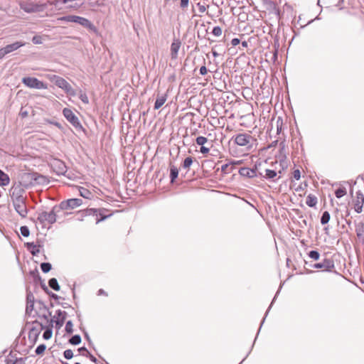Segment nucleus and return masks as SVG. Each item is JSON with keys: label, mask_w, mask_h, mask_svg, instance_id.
Listing matches in <instances>:
<instances>
[{"label": "nucleus", "mask_w": 364, "mask_h": 364, "mask_svg": "<svg viewBox=\"0 0 364 364\" xmlns=\"http://www.w3.org/2000/svg\"><path fill=\"white\" fill-rule=\"evenodd\" d=\"M14 206L16 212L22 217L25 218L27 215L28 210L26 205V198L23 196L13 198Z\"/></svg>", "instance_id": "1"}, {"label": "nucleus", "mask_w": 364, "mask_h": 364, "mask_svg": "<svg viewBox=\"0 0 364 364\" xmlns=\"http://www.w3.org/2000/svg\"><path fill=\"white\" fill-rule=\"evenodd\" d=\"M58 20L61 21L76 23L85 28H91L92 26L91 22L87 18L74 15L63 16L59 18Z\"/></svg>", "instance_id": "2"}, {"label": "nucleus", "mask_w": 364, "mask_h": 364, "mask_svg": "<svg viewBox=\"0 0 364 364\" xmlns=\"http://www.w3.org/2000/svg\"><path fill=\"white\" fill-rule=\"evenodd\" d=\"M364 205V194L361 191H357L353 196L351 206L357 213L363 212Z\"/></svg>", "instance_id": "3"}, {"label": "nucleus", "mask_w": 364, "mask_h": 364, "mask_svg": "<svg viewBox=\"0 0 364 364\" xmlns=\"http://www.w3.org/2000/svg\"><path fill=\"white\" fill-rule=\"evenodd\" d=\"M252 141V136L247 134H240L235 138V144L240 146H245L247 149L251 148Z\"/></svg>", "instance_id": "4"}, {"label": "nucleus", "mask_w": 364, "mask_h": 364, "mask_svg": "<svg viewBox=\"0 0 364 364\" xmlns=\"http://www.w3.org/2000/svg\"><path fill=\"white\" fill-rule=\"evenodd\" d=\"M23 83L27 85L30 88H36V89H46L47 87L44 86L43 82L39 81L38 79L35 77H24L23 79Z\"/></svg>", "instance_id": "5"}, {"label": "nucleus", "mask_w": 364, "mask_h": 364, "mask_svg": "<svg viewBox=\"0 0 364 364\" xmlns=\"http://www.w3.org/2000/svg\"><path fill=\"white\" fill-rule=\"evenodd\" d=\"M38 219L41 223H47L48 224H53L56 221V215L53 211H50V212L43 211L39 214Z\"/></svg>", "instance_id": "6"}, {"label": "nucleus", "mask_w": 364, "mask_h": 364, "mask_svg": "<svg viewBox=\"0 0 364 364\" xmlns=\"http://www.w3.org/2000/svg\"><path fill=\"white\" fill-rule=\"evenodd\" d=\"M196 142L198 146H200V151L203 155H207L210 152V146H206V144L210 145V143L208 141V139L205 136H198L196 139Z\"/></svg>", "instance_id": "7"}, {"label": "nucleus", "mask_w": 364, "mask_h": 364, "mask_svg": "<svg viewBox=\"0 0 364 364\" xmlns=\"http://www.w3.org/2000/svg\"><path fill=\"white\" fill-rule=\"evenodd\" d=\"M63 114L66 119L73 126L77 127L80 124L78 118L71 109L68 108H64L63 110Z\"/></svg>", "instance_id": "8"}, {"label": "nucleus", "mask_w": 364, "mask_h": 364, "mask_svg": "<svg viewBox=\"0 0 364 364\" xmlns=\"http://www.w3.org/2000/svg\"><path fill=\"white\" fill-rule=\"evenodd\" d=\"M82 203V201L81 199L79 198H71L68 199L66 201H63L61 203V207L62 208L68 209V208H75L77 207H79Z\"/></svg>", "instance_id": "9"}, {"label": "nucleus", "mask_w": 364, "mask_h": 364, "mask_svg": "<svg viewBox=\"0 0 364 364\" xmlns=\"http://www.w3.org/2000/svg\"><path fill=\"white\" fill-rule=\"evenodd\" d=\"M53 83L60 89L68 90L70 88V84L63 78L55 76L53 79Z\"/></svg>", "instance_id": "10"}, {"label": "nucleus", "mask_w": 364, "mask_h": 364, "mask_svg": "<svg viewBox=\"0 0 364 364\" xmlns=\"http://www.w3.org/2000/svg\"><path fill=\"white\" fill-rule=\"evenodd\" d=\"M181 43L178 39H175L171 45V58L175 59L178 56V52L181 48Z\"/></svg>", "instance_id": "11"}, {"label": "nucleus", "mask_w": 364, "mask_h": 364, "mask_svg": "<svg viewBox=\"0 0 364 364\" xmlns=\"http://www.w3.org/2000/svg\"><path fill=\"white\" fill-rule=\"evenodd\" d=\"M24 46V43H21V42H16L14 43H12V44H9V45H7L6 46L2 48L4 53L6 55V54H9L14 50H16L18 48H19L20 47Z\"/></svg>", "instance_id": "12"}, {"label": "nucleus", "mask_w": 364, "mask_h": 364, "mask_svg": "<svg viewBox=\"0 0 364 364\" xmlns=\"http://www.w3.org/2000/svg\"><path fill=\"white\" fill-rule=\"evenodd\" d=\"M166 100H167V94L166 93H161V94L157 95L155 105H154V109H159V108H161L164 105Z\"/></svg>", "instance_id": "13"}, {"label": "nucleus", "mask_w": 364, "mask_h": 364, "mask_svg": "<svg viewBox=\"0 0 364 364\" xmlns=\"http://www.w3.org/2000/svg\"><path fill=\"white\" fill-rule=\"evenodd\" d=\"M307 187V183H301L296 186V183H293L291 185V188L294 189V191L298 193L299 196H302L305 194V189Z\"/></svg>", "instance_id": "14"}, {"label": "nucleus", "mask_w": 364, "mask_h": 364, "mask_svg": "<svg viewBox=\"0 0 364 364\" xmlns=\"http://www.w3.org/2000/svg\"><path fill=\"white\" fill-rule=\"evenodd\" d=\"M357 237L364 244V222L358 223L355 226Z\"/></svg>", "instance_id": "15"}, {"label": "nucleus", "mask_w": 364, "mask_h": 364, "mask_svg": "<svg viewBox=\"0 0 364 364\" xmlns=\"http://www.w3.org/2000/svg\"><path fill=\"white\" fill-rule=\"evenodd\" d=\"M306 203L309 207L314 208L318 203V198L314 194H309L306 196Z\"/></svg>", "instance_id": "16"}, {"label": "nucleus", "mask_w": 364, "mask_h": 364, "mask_svg": "<svg viewBox=\"0 0 364 364\" xmlns=\"http://www.w3.org/2000/svg\"><path fill=\"white\" fill-rule=\"evenodd\" d=\"M10 183V178L6 173L0 170V185L2 186H8Z\"/></svg>", "instance_id": "17"}, {"label": "nucleus", "mask_w": 364, "mask_h": 364, "mask_svg": "<svg viewBox=\"0 0 364 364\" xmlns=\"http://www.w3.org/2000/svg\"><path fill=\"white\" fill-rule=\"evenodd\" d=\"M79 192L80 195L86 199H91L93 197L92 193L84 187H80Z\"/></svg>", "instance_id": "18"}, {"label": "nucleus", "mask_w": 364, "mask_h": 364, "mask_svg": "<svg viewBox=\"0 0 364 364\" xmlns=\"http://www.w3.org/2000/svg\"><path fill=\"white\" fill-rule=\"evenodd\" d=\"M239 173L241 176L252 177L255 174V171L249 168H242L240 169Z\"/></svg>", "instance_id": "19"}, {"label": "nucleus", "mask_w": 364, "mask_h": 364, "mask_svg": "<svg viewBox=\"0 0 364 364\" xmlns=\"http://www.w3.org/2000/svg\"><path fill=\"white\" fill-rule=\"evenodd\" d=\"M28 249L31 251L33 255H36L40 252V246L33 243L27 244Z\"/></svg>", "instance_id": "20"}, {"label": "nucleus", "mask_w": 364, "mask_h": 364, "mask_svg": "<svg viewBox=\"0 0 364 364\" xmlns=\"http://www.w3.org/2000/svg\"><path fill=\"white\" fill-rule=\"evenodd\" d=\"M178 169L176 166L172 165L170 168V177L171 182H173L174 180L178 177Z\"/></svg>", "instance_id": "21"}, {"label": "nucleus", "mask_w": 364, "mask_h": 364, "mask_svg": "<svg viewBox=\"0 0 364 364\" xmlns=\"http://www.w3.org/2000/svg\"><path fill=\"white\" fill-rule=\"evenodd\" d=\"M27 12H38L42 10V6L38 4L31 5V6L23 8Z\"/></svg>", "instance_id": "22"}, {"label": "nucleus", "mask_w": 364, "mask_h": 364, "mask_svg": "<svg viewBox=\"0 0 364 364\" xmlns=\"http://www.w3.org/2000/svg\"><path fill=\"white\" fill-rule=\"evenodd\" d=\"M49 287L54 289L55 291H59L60 290V286L58 283V281L55 278H52L48 282Z\"/></svg>", "instance_id": "23"}, {"label": "nucleus", "mask_w": 364, "mask_h": 364, "mask_svg": "<svg viewBox=\"0 0 364 364\" xmlns=\"http://www.w3.org/2000/svg\"><path fill=\"white\" fill-rule=\"evenodd\" d=\"M346 193V188L344 187L339 188L335 191V195L338 198L343 197Z\"/></svg>", "instance_id": "24"}, {"label": "nucleus", "mask_w": 364, "mask_h": 364, "mask_svg": "<svg viewBox=\"0 0 364 364\" xmlns=\"http://www.w3.org/2000/svg\"><path fill=\"white\" fill-rule=\"evenodd\" d=\"M330 218H331V215H330V213L328 212V211H325L322 216H321V223L322 225H326L327 224L329 220H330Z\"/></svg>", "instance_id": "25"}, {"label": "nucleus", "mask_w": 364, "mask_h": 364, "mask_svg": "<svg viewBox=\"0 0 364 364\" xmlns=\"http://www.w3.org/2000/svg\"><path fill=\"white\" fill-rule=\"evenodd\" d=\"M192 164H193L192 157H191V156L186 157L183 161L182 166L183 168L188 170L189 168L191 167V166L192 165Z\"/></svg>", "instance_id": "26"}, {"label": "nucleus", "mask_w": 364, "mask_h": 364, "mask_svg": "<svg viewBox=\"0 0 364 364\" xmlns=\"http://www.w3.org/2000/svg\"><path fill=\"white\" fill-rule=\"evenodd\" d=\"M197 8L198 9L199 13L202 14L206 11L207 5L205 4V2H198L197 3Z\"/></svg>", "instance_id": "27"}, {"label": "nucleus", "mask_w": 364, "mask_h": 364, "mask_svg": "<svg viewBox=\"0 0 364 364\" xmlns=\"http://www.w3.org/2000/svg\"><path fill=\"white\" fill-rule=\"evenodd\" d=\"M70 343L73 345H77L81 342V338L79 335L73 336L70 340Z\"/></svg>", "instance_id": "28"}, {"label": "nucleus", "mask_w": 364, "mask_h": 364, "mask_svg": "<svg viewBox=\"0 0 364 364\" xmlns=\"http://www.w3.org/2000/svg\"><path fill=\"white\" fill-rule=\"evenodd\" d=\"M41 268L43 272L47 273L51 269V264L48 262H44L41 264Z\"/></svg>", "instance_id": "29"}, {"label": "nucleus", "mask_w": 364, "mask_h": 364, "mask_svg": "<svg viewBox=\"0 0 364 364\" xmlns=\"http://www.w3.org/2000/svg\"><path fill=\"white\" fill-rule=\"evenodd\" d=\"M46 348V345H44V344H41V345H39V346L36 348V353L37 355H41V354H43V353H44V351H45Z\"/></svg>", "instance_id": "30"}, {"label": "nucleus", "mask_w": 364, "mask_h": 364, "mask_svg": "<svg viewBox=\"0 0 364 364\" xmlns=\"http://www.w3.org/2000/svg\"><path fill=\"white\" fill-rule=\"evenodd\" d=\"M309 256L314 260H318L319 259L320 255L317 251L312 250L309 252Z\"/></svg>", "instance_id": "31"}, {"label": "nucleus", "mask_w": 364, "mask_h": 364, "mask_svg": "<svg viewBox=\"0 0 364 364\" xmlns=\"http://www.w3.org/2000/svg\"><path fill=\"white\" fill-rule=\"evenodd\" d=\"M52 333H53L52 330L50 328H47L44 331L43 337L46 340L50 339L52 336Z\"/></svg>", "instance_id": "32"}, {"label": "nucleus", "mask_w": 364, "mask_h": 364, "mask_svg": "<svg viewBox=\"0 0 364 364\" xmlns=\"http://www.w3.org/2000/svg\"><path fill=\"white\" fill-rule=\"evenodd\" d=\"M73 325L70 321H68L65 325V331L68 333H71L73 331Z\"/></svg>", "instance_id": "33"}, {"label": "nucleus", "mask_w": 364, "mask_h": 364, "mask_svg": "<svg viewBox=\"0 0 364 364\" xmlns=\"http://www.w3.org/2000/svg\"><path fill=\"white\" fill-rule=\"evenodd\" d=\"M34 44H41L43 43V37L41 36H35L32 38Z\"/></svg>", "instance_id": "34"}, {"label": "nucleus", "mask_w": 364, "mask_h": 364, "mask_svg": "<svg viewBox=\"0 0 364 364\" xmlns=\"http://www.w3.org/2000/svg\"><path fill=\"white\" fill-rule=\"evenodd\" d=\"M79 98L85 104H87L89 102L88 97L87 96L85 92H80Z\"/></svg>", "instance_id": "35"}, {"label": "nucleus", "mask_w": 364, "mask_h": 364, "mask_svg": "<svg viewBox=\"0 0 364 364\" xmlns=\"http://www.w3.org/2000/svg\"><path fill=\"white\" fill-rule=\"evenodd\" d=\"M277 176L276 171L273 170L267 169L266 170V176L269 178H273Z\"/></svg>", "instance_id": "36"}, {"label": "nucleus", "mask_w": 364, "mask_h": 364, "mask_svg": "<svg viewBox=\"0 0 364 364\" xmlns=\"http://www.w3.org/2000/svg\"><path fill=\"white\" fill-rule=\"evenodd\" d=\"M63 354L66 359H71L73 357V350L70 349L65 350Z\"/></svg>", "instance_id": "37"}, {"label": "nucleus", "mask_w": 364, "mask_h": 364, "mask_svg": "<svg viewBox=\"0 0 364 364\" xmlns=\"http://www.w3.org/2000/svg\"><path fill=\"white\" fill-rule=\"evenodd\" d=\"M20 230L23 236L28 237L29 235V230L26 226H22Z\"/></svg>", "instance_id": "38"}, {"label": "nucleus", "mask_w": 364, "mask_h": 364, "mask_svg": "<svg viewBox=\"0 0 364 364\" xmlns=\"http://www.w3.org/2000/svg\"><path fill=\"white\" fill-rule=\"evenodd\" d=\"M292 175H293V178L296 180H299L301 178V171L299 169H295L294 170L293 173H292Z\"/></svg>", "instance_id": "39"}, {"label": "nucleus", "mask_w": 364, "mask_h": 364, "mask_svg": "<svg viewBox=\"0 0 364 364\" xmlns=\"http://www.w3.org/2000/svg\"><path fill=\"white\" fill-rule=\"evenodd\" d=\"M213 33L216 36H220L222 34V29L220 27H215L213 30Z\"/></svg>", "instance_id": "40"}, {"label": "nucleus", "mask_w": 364, "mask_h": 364, "mask_svg": "<svg viewBox=\"0 0 364 364\" xmlns=\"http://www.w3.org/2000/svg\"><path fill=\"white\" fill-rule=\"evenodd\" d=\"M78 350L82 355L87 356L90 354L89 351L84 347L80 348Z\"/></svg>", "instance_id": "41"}, {"label": "nucleus", "mask_w": 364, "mask_h": 364, "mask_svg": "<svg viewBox=\"0 0 364 364\" xmlns=\"http://www.w3.org/2000/svg\"><path fill=\"white\" fill-rule=\"evenodd\" d=\"M282 120L280 118H278L277 120V133L279 134L282 129Z\"/></svg>", "instance_id": "42"}, {"label": "nucleus", "mask_w": 364, "mask_h": 364, "mask_svg": "<svg viewBox=\"0 0 364 364\" xmlns=\"http://www.w3.org/2000/svg\"><path fill=\"white\" fill-rule=\"evenodd\" d=\"M188 2H189V0H181V3H180L181 7L183 9L186 8L188 5Z\"/></svg>", "instance_id": "43"}, {"label": "nucleus", "mask_w": 364, "mask_h": 364, "mask_svg": "<svg viewBox=\"0 0 364 364\" xmlns=\"http://www.w3.org/2000/svg\"><path fill=\"white\" fill-rule=\"evenodd\" d=\"M208 73V69L206 68L205 66H202L200 68V74L202 75H205Z\"/></svg>", "instance_id": "44"}, {"label": "nucleus", "mask_w": 364, "mask_h": 364, "mask_svg": "<svg viewBox=\"0 0 364 364\" xmlns=\"http://www.w3.org/2000/svg\"><path fill=\"white\" fill-rule=\"evenodd\" d=\"M231 43L233 46H235L240 43V40L238 38H233L231 41Z\"/></svg>", "instance_id": "45"}, {"label": "nucleus", "mask_w": 364, "mask_h": 364, "mask_svg": "<svg viewBox=\"0 0 364 364\" xmlns=\"http://www.w3.org/2000/svg\"><path fill=\"white\" fill-rule=\"evenodd\" d=\"M325 267V264L323 263H318L314 264L315 268H323Z\"/></svg>", "instance_id": "46"}, {"label": "nucleus", "mask_w": 364, "mask_h": 364, "mask_svg": "<svg viewBox=\"0 0 364 364\" xmlns=\"http://www.w3.org/2000/svg\"><path fill=\"white\" fill-rule=\"evenodd\" d=\"M6 55V54L4 53V50L2 48L0 49V60L1 58H3L4 56Z\"/></svg>", "instance_id": "47"}, {"label": "nucleus", "mask_w": 364, "mask_h": 364, "mask_svg": "<svg viewBox=\"0 0 364 364\" xmlns=\"http://www.w3.org/2000/svg\"><path fill=\"white\" fill-rule=\"evenodd\" d=\"M88 355H89V357H90V360H91L92 361H93V362H95V363L97 361V359H96V358H95V356H93V355H91L90 353Z\"/></svg>", "instance_id": "48"}, {"label": "nucleus", "mask_w": 364, "mask_h": 364, "mask_svg": "<svg viewBox=\"0 0 364 364\" xmlns=\"http://www.w3.org/2000/svg\"><path fill=\"white\" fill-rule=\"evenodd\" d=\"M242 46L244 47H247V43L246 41L242 42Z\"/></svg>", "instance_id": "49"}, {"label": "nucleus", "mask_w": 364, "mask_h": 364, "mask_svg": "<svg viewBox=\"0 0 364 364\" xmlns=\"http://www.w3.org/2000/svg\"><path fill=\"white\" fill-rule=\"evenodd\" d=\"M238 162H236V161H229V164H236Z\"/></svg>", "instance_id": "50"}, {"label": "nucleus", "mask_w": 364, "mask_h": 364, "mask_svg": "<svg viewBox=\"0 0 364 364\" xmlns=\"http://www.w3.org/2000/svg\"><path fill=\"white\" fill-rule=\"evenodd\" d=\"M228 167V164H225L222 166V168L223 170H224L225 168H226Z\"/></svg>", "instance_id": "51"}, {"label": "nucleus", "mask_w": 364, "mask_h": 364, "mask_svg": "<svg viewBox=\"0 0 364 364\" xmlns=\"http://www.w3.org/2000/svg\"><path fill=\"white\" fill-rule=\"evenodd\" d=\"M100 292H101V294H103V291H102V289H100Z\"/></svg>", "instance_id": "52"}, {"label": "nucleus", "mask_w": 364, "mask_h": 364, "mask_svg": "<svg viewBox=\"0 0 364 364\" xmlns=\"http://www.w3.org/2000/svg\"><path fill=\"white\" fill-rule=\"evenodd\" d=\"M100 292H101V294H103V291H102V289H100Z\"/></svg>", "instance_id": "53"}, {"label": "nucleus", "mask_w": 364, "mask_h": 364, "mask_svg": "<svg viewBox=\"0 0 364 364\" xmlns=\"http://www.w3.org/2000/svg\"><path fill=\"white\" fill-rule=\"evenodd\" d=\"M75 364H80V363H76Z\"/></svg>", "instance_id": "54"}]
</instances>
